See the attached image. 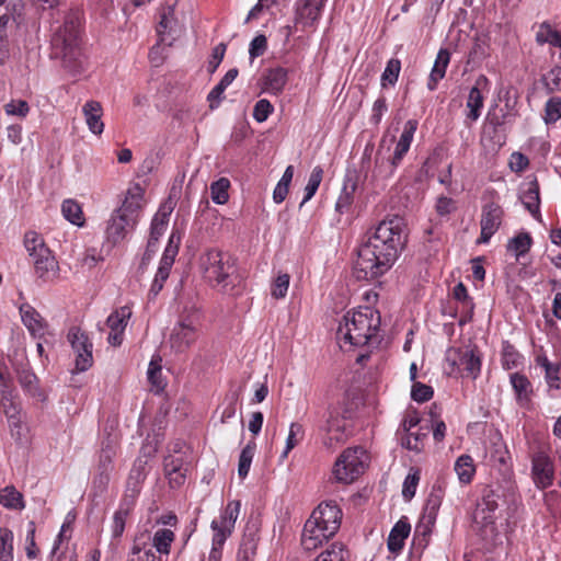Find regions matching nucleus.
<instances>
[{
    "label": "nucleus",
    "instance_id": "1",
    "mask_svg": "<svg viewBox=\"0 0 561 561\" xmlns=\"http://www.w3.org/2000/svg\"><path fill=\"white\" fill-rule=\"evenodd\" d=\"M405 242L402 219L382 220L359 248L354 270L358 279H375L383 275L398 259Z\"/></svg>",
    "mask_w": 561,
    "mask_h": 561
},
{
    "label": "nucleus",
    "instance_id": "2",
    "mask_svg": "<svg viewBox=\"0 0 561 561\" xmlns=\"http://www.w3.org/2000/svg\"><path fill=\"white\" fill-rule=\"evenodd\" d=\"M380 316L369 307L347 311L336 331L337 343L343 351L367 345L377 339Z\"/></svg>",
    "mask_w": 561,
    "mask_h": 561
},
{
    "label": "nucleus",
    "instance_id": "3",
    "mask_svg": "<svg viewBox=\"0 0 561 561\" xmlns=\"http://www.w3.org/2000/svg\"><path fill=\"white\" fill-rule=\"evenodd\" d=\"M51 55L73 76L85 69L87 59L81 47L80 19L77 14H68L64 24L54 33Z\"/></svg>",
    "mask_w": 561,
    "mask_h": 561
},
{
    "label": "nucleus",
    "instance_id": "4",
    "mask_svg": "<svg viewBox=\"0 0 561 561\" xmlns=\"http://www.w3.org/2000/svg\"><path fill=\"white\" fill-rule=\"evenodd\" d=\"M198 270L211 288L229 296H238L236 266L232 257L217 249H209L198 257Z\"/></svg>",
    "mask_w": 561,
    "mask_h": 561
},
{
    "label": "nucleus",
    "instance_id": "5",
    "mask_svg": "<svg viewBox=\"0 0 561 561\" xmlns=\"http://www.w3.org/2000/svg\"><path fill=\"white\" fill-rule=\"evenodd\" d=\"M482 357L476 345L450 346L445 353L444 371L449 377L477 379Z\"/></svg>",
    "mask_w": 561,
    "mask_h": 561
},
{
    "label": "nucleus",
    "instance_id": "6",
    "mask_svg": "<svg viewBox=\"0 0 561 561\" xmlns=\"http://www.w3.org/2000/svg\"><path fill=\"white\" fill-rule=\"evenodd\" d=\"M201 321V310L195 304L184 306L170 334V345L174 352L184 353L195 343Z\"/></svg>",
    "mask_w": 561,
    "mask_h": 561
},
{
    "label": "nucleus",
    "instance_id": "7",
    "mask_svg": "<svg viewBox=\"0 0 561 561\" xmlns=\"http://www.w3.org/2000/svg\"><path fill=\"white\" fill-rule=\"evenodd\" d=\"M368 455L363 447L345 449L333 466V476L337 482L352 483L364 473Z\"/></svg>",
    "mask_w": 561,
    "mask_h": 561
},
{
    "label": "nucleus",
    "instance_id": "8",
    "mask_svg": "<svg viewBox=\"0 0 561 561\" xmlns=\"http://www.w3.org/2000/svg\"><path fill=\"white\" fill-rule=\"evenodd\" d=\"M530 478L536 489L550 488L556 478V466L548 449L538 448L530 454Z\"/></svg>",
    "mask_w": 561,
    "mask_h": 561
},
{
    "label": "nucleus",
    "instance_id": "9",
    "mask_svg": "<svg viewBox=\"0 0 561 561\" xmlns=\"http://www.w3.org/2000/svg\"><path fill=\"white\" fill-rule=\"evenodd\" d=\"M240 507L239 501H229L220 511L219 516L213 519L210 528L213 531L211 545L214 547L222 548L226 540L231 536L240 514Z\"/></svg>",
    "mask_w": 561,
    "mask_h": 561
},
{
    "label": "nucleus",
    "instance_id": "10",
    "mask_svg": "<svg viewBox=\"0 0 561 561\" xmlns=\"http://www.w3.org/2000/svg\"><path fill=\"white\" fill-rule=\"evenodd\" d=\"M323 433V444L329 449H334L346 439L345 420L335 409H329L325 413V421L320 426Z\"/></svg>",
    "mask_w": 561,
    "mask_h": 561
},
{
    "label": "nucleus",
    "instance_id": "11",
    "mask_svg": "<svg viewBox=\"0 0 561 561\" xmlns=\"http://www.w3.org/2000/svg\"><path fill=\"white\" fill-rule=\"evenodd\" d=\"M68 341L76 353V370H88L93 364L92 343L88 335L78 328H72L68 333Z\"/></svg>",
    "mask_w": 561,
    "mask_h": 561
},
{
    "label": "nucleus",
    "instance_id": "12",
    "mask_svg": "<svg viewBox=\"0 0 561 561\" xmlns=\"http://www.w3.org/2000/svg\"><path fill=\"white\" fill-rule=\"evenodd\" d=\"M179 248L176 244H173V234L171 236L168 245L165 247L163 254L159 262L158 271L154 275V278L151 283L148 298L154 299L159 293L162 290L165 280L170 276V272L174 264L175 256L178 255Z\"/></svg>",
    "mask_w": 561,
    "mask_h": 561
},
{
    "label": "nucleus",
    "instance_id": "13",
    "mask_svg": "<svg viewBox=\"0 0 561 561\" xmlns=\"http://www.w3.org/2000/svg\"><path fill=\"white\" fill-rule=\"evenodd\" d=\"M342 516V510L335 502L325 501L320 503L317 508L313 510L309 518L323 527L328 534L335 536L340 529Z\"/></svg>",
    "mask_w": 561,
    "mask_h": 561
},
{
    "label": "nucleus",
    "instance_id": "14",
    "mask_svg": "<svg viewBox=\"0 0 561 561\" xmlns=\"http://www.w3.org/2000/svg\"><path fill=\"white\" fill-rule=\"evenodd\" d=\"M504 211L502 207L495 203L486 204L481 214V234L477 240L478 243H488L495 234L502 224Z\"/></svg>",
    "mask_w": 561,
    "mask_h": 561
},
{
    "label": "nucleus",
    "instance_id": "15",
    "mask_svg": "<svg viewBox=\"0 0 561 561\" xmlns=\"http://www.w3.org/2000/svg\"><path fill=\"white\" fill-rule=\"evenodd\" d=\"M417 129V121L409 119L403 127V131L396 145L393 154L387 161V174H394L396 169L400 165L403 157L409 151L413 141L414 134Z\"/></svg>",
    "mask_w": 561,
    "mask_h": 561
},
{
    "label": "nucleus",
    "instance_id": "16",
    "mask_svg": "<svg viewBox=\"0 0 561 561\" xmlns=\"http://www.w3.org/2000/svg\"><path fill=\"white\" fill-rule=\"evenodd\" d=\"M148 474V456L140 455L133 463L129 471L126 490L123 499L131 500V503L136 502L137 496L141 491L142 483Z\"/></svg>",
    "mask_w": 561,
    "mask_h": 561
},
{
    "label": "nucleus",
    "instance_id": "17",
    "mask_svg": "<svg viewBox=\"0 0 561 561\" xmlns=\"http://www.w3.org/2000/svg\"><path fill=\"white\" fill-rule=\"evenodd\" d=\"M131 317V309L128 306H123L114 310L106 320V325L110 329L107 336L108 344L119 346L124 340L125 329Z\"/></svg>",
    "mask_w": 561,
    "mask_h": 561
},
{
    "label": "nucleus",
    "instance_id": "18",
    "mask_svg": "<svg viewBox=\"0 0 561 561\" xmlns=\"http://www.w3.org/2000/svg\"><path fill=\"white\" fill-rule=\"evenodd\" d=\"M144 205V190L139 184L131 185L119 208L115 211L124 215L130 222H138Z\"/></svg>",
    "mask_w": 561,
    "mask_h": 561
},
{
    "label": "nucleus",
    "instance_id": "19",
    "mask_svg": "<svg viewBox=\"0 0 561 561\" xmlns=\"http://www.w3.org/2000/svg\"><path fill=\"white\" fill-rule=\"evenodd\" d=\"M181 32L178 19L175 16L174 5H167L161 9L160 21L157 33L160 42L171 46L175 36Z\"/></svg>",
    "mask_w": 561,
    "mask_h": 561
},
{
    "label": "nucleus",
    "instance_id": "20",
    "mask_svg": "<svg viewBox=\"0 0 561 561\" xmlns=\"http://www.w3.org/2000/svg\"><path fill=\"white\" fill-rule=\"evenodd\" d=\"M164 474L171 488L184 484L188 471V462L184 455H169L164 458Z\"/></svg>",
    "mask_w": 561,
    "mask_h": 561
},
{
    "label": "nucleus",
    "instance_id": "21",
    "mask_svg": "<svg viewBox=\"0 0 561 561\" xmlns=\"http://www.w3.org/2000/svg\"><path fill=\"white\" fill-rule=\"evenodd\" d=\"M334 535L328 534L323 527L313 519L308 518L301 534V546L306 551H313L322 547Z\"/></svg>",
    "mask_w": 561,
    "mask_h": 561
},
{
    "label": "nucleus",
    "instance_id": "22",
    "mask_svg": "<svg viewBox=\"0 0 561 561\" xmlns=\"http://www.w3.org/2000/svg\"><path fill=\"white\" fill-rule=\"evenodd\" d=\"M137 222H130L124 215L113 211L106 222L105 237L112 244L123 241L129 231L136 227Z\"/></svg>",
    "mask_w": 561,
    "mask_h": 561
},
{
    "label": "nucleus",
    "instance_id": "23",
    "mask_svg": "<svg viewBox=\"0 0 561 561\" xmlns=\"http://www.w3.org/2000/svg\"><path fill=\"white\" fill-rule=\"evenodd\" d=\"M325 0H299L296 10V23L312 27L319 21Z\"/></svg>",
    "mask_w": 561,
    "mask_h": 561
},
{
    "label": "nucleus",
    "instance_id": "24",
    "mask_svg": "<svg viewBox=\"0 0 561 561\" xmlns=\"http://www.w3.org/2000/svg\"><path fill=\"white\" fill-rule=\"evenodd\" d=\"M114 456L115 450L110 445L102 448L99 456L98 473L93 479V485L94 488L99 489L100 492H103L108 484L110 476L113 469Z\"/></svg>",
    "mask_w": 561,
    "mask_h": 561
},
{
    "label": "nucleus",
    "instance_id": "25",
    "mask_svg": "<svg viewBox=\"0 0 561 561\" xmlns=\"http://www.w3.org/2000/svg\"><path fill=\"white\" fill-rule=\"evenodd\" d=\"M82 114L89 130L94 135H101L104 130L102 121L103 107L99 101L90 100L82 106Z\"/></svg>",
    "mask_w": 561,
    "mask_h": 561
},
{
    "label": "nucleus",
    "instance_id": "26",
    "mask_svg": "<svg viewBox=\"0 0 561 561\" xmlns=\"http://www.w3.org/2000/svg\"><path fill=\"white\" fill-rule=\"evenodd\" d=\"M35 274L43 279H49L55 276L59 270L58 262L49 250L47 254L38 253L31 259Z\"/></svg>",
    "mask_w": 561,
    "mask_h": 561
},
{
    "label": "nucleus",
    "instance_id": "27",
    "mask_svg": "<svg viewBox=\"0 0 561 561\" xmlns=\"http://www.w3.org/2000/svg\"><path fill=\"white\" fill-rule=\"evenodd\" d=\"M23 324L34 336H43L46 330L44 318L30 305H22L20 308Z\"/></svg>",
    "mask_w": 561,
    "mask_h": 561
},
{
    "label": "nucleus",
    "instance_id": "28",
    "mask_svg": "<svg viewBox=\"0 0 561 561\" xmlns=\"http://www.w3.org/2000/svg\"><path fill=\"white\" fill-rule=\"evenodd\" d=\"M287 83V70L277 67L268 69L263 77V91L273 95H278L283 92Z\"/></svg>",
    "mask_w": 561,
    "mask_h": 561
},
{
    "label": "nucleus",
    "instance_id": "29",
    "mask_svg": "<svg viewBox=\"0 0 561 561\" xmlns=\"http://www.w3.org/2000/svg\"><path fill=\"white\" fill-rule=\"evenodd\" d=\"M525 208L531 214V216L536 219H540V196H539V185L534 179L533 181L526 184V187L522 191L519 196Z\"/></svg>",
    "mask_w": 561,
    "mask_h": 561
},
{
    "label": "nucleus",
    "instance_id": "30",
    "mask_svg": "<svg viewBox=\"0 0 561 561\" xmlns=\"http://www.w3.org/2000/svg\"><path fill=\"white\" fill-rule=\"evenodd\" d=\"M128 561H161L154 551L150 548L149 536L138 534L133 543V550Z\"/></svg>",
    "mask_w": 561,
    "mask_h": 561
},
{
    "label": "nucleus",
    "instance_id": "31",
    "mask_svg": "<svg viewBox=\"0 0 561 561\" xmlns=\"http://www.w3.org/2000/svg\"><path fill=\"white\" fill-rule=\"evenodd\" d=\"M411 531V526L407 520L400 519L392 527L388 536V549L394 554H399L404 546V540Z\"/></svg>",
    "mask_w": 561,
    "mask_h": 561
},
{
    "label": "nucleus",
    "instance_id": "32",
    "mask_svg": "<svg viewBox=\"0 0 561 561\" xmlns=\"http://www.w3.org/2000/svg\"><path fill=\"white\" fill-rule=\"evenodd\" d=\"M497 495L492 490H485L482 495L481 502L478 503L477 508L474 511V519L481 520L485 524L492 522V514L497 508Z\"/></svg>",
    "mask_w": 561,
    "mask_h": 561
},
{
    "label": "nucleus",
    "instance_id": "33",
    "mask_svg": "<svg viewBox=\"0 0 561 561\" xmlns=\"http://www.w3.org/2000/svg\"><path fill=\"white\" fill-rule=\"evenodd\" d=\"M149 536L150 548H154L160 554H169L172 542L175 540V534L170 528H158L152 536L149 533H144Z\"/></svg>",
    "mask_w": 561,
    "mask_h": 561
},
{
    "label": "nucleus",
    "instance_id": "34",
    "mask_svg": "<svg viewBox=\"0 0 561 561\" xmlns=\"http://www.w3.org/2000/svg\"><path fill=\"white\" fill-rule=\"evenodd\" d=\"M450 61V54L447 49H439L434 62V66L432 68V71L430 73L427 88L428 90L433 91L437 88V83L439 80H442L445 77L446 69L448 67V64Z\"/></svg>",
    "mask_w": 561,
    "mask_h": 561
},
{
    "label": "nucleus",
    "instance_id": "35",
    "mask_svg": "<svg viewBox=\"0 0 561 561\" xmlns=\"http://www.w3.org/2000/svg\"><path fill=\"white\" fill-rule=\"evenodd\" d=\"M19 382L27 396L41 402H44L46 400V396L44 391L39 388L38 379L34 373L25 369L21 370L19 373Z\"/></svg>",
    "mask_w": 561,
    "mask_h": 561
},
{
    "label": "nucleus",
    "instance_id": "36",
    "mask_svg": "<svg viewBox=\"0 0 561 561\" xmlns=\"http://www.w3.org/2000/svg\"><path fill=\"white\" fill-rule=\"evenodd\" d=\"M511 385L515 391L517 403L526 407L530 401L531 385L525 375L514 373L510 376Z\"/></svg>",
    "mask_w": 561,
    "mask_h": 561
},
{
    "label": "nucleus",
    "instance_id": "37",
    "mask_svg": "<svg viewBox=\"0 0 561 561\" xmlns=\"http://www.w3.org/2000/svg\"><path fill=\"white\" fill-rule=\"evenodd\" d=\"M483 107V95L478 87L471 88L466 103V125L477 122Z\"/></svg>",
    "mask_w": 561,
    "mask_h": 561
},
{
    "label": "nucleus",
    "instance_id": "38",
    "mask_svg": "<svg viewBox=\"0 0 561 561\" xmlns=\"http://www.w3.org/2000/svg\"><path fill=\"white\" fill-rule=\"evenodd\" d=\"M0 504L11 511L25 508L24 496L14 485H5L0 489Z\"/></svg>",
    "mask_w": 561,
    "mask_h": 561
},
{
    "label": "nucleus",
    "instance_id": "39",
    "mask_svg": "<svg viewBox=\"0 0 561 561\" xmlns=\"http://www.w3.org/2000/svg\"><path fill=\"white\" fill-rule=\"evenodd\" d=\"M356 181L352 176L346 175L343 182L342 191L335 204L336 211H339L340 214L348 211L354 202V193L356 191Z\"/></svg>",
    "mask_w": 561,
    "mask_h": 561
},
{
    "label": "nucleus",
    "instance_id": "40",
    "mask_svg": "<svg viewBox=\"0 0 561 561\" xmlns=\"http://www.w3.org/2000/svg\"><path fill=\"white\" fill-rule=\"evenodd\" d=\"M135 503H131V500L123 499L118 510L114 513L113 523H112V536L113 538H119L124 530L126 518L130 511L134 508Z\"/></svg>",
    "mask_w": 561,
    "mask_h": 561
},
{
    "label": "nucleus",
    "instance_id": "41",
    "mask_svg": "<svg viewBox=\"0 0 561 561\" xmlns=\"http://www.w3.org/2000/svg\"><path fill=\"white\" fill-rule=\"evenodd\" d=\"M237 76V68L228 70L226 75L222 77V79L211 89L207 96L208 101L210 102L211 108H214L220 103V101L222 100L224 92L233 82Z\"/></svg>",
    "mask_w": 561,
    "mask_h": 561
},
{
    "label": "nucleus",
    "instance_id": "42",
    "mask_svg": "<svg viewBox=\"0 0 561 561\" xmlns=\"http://www.w3.org/2000/svg\"><path fill=\"white\" fill-rule=\"evenodd\" d=\"M438 511V507H432L427 505L424 506L422 517L415 527V537L422 536L423 540H426V537L432 533V529L435 525Z\"/></svg>",
    "mask_w": 561,
    "mask_h": 561
},
{
    "label": "nucleus",
    "instance_id": "43",
    "mask_svg": "<svg viewBox=\"0 0 561 561\" xmlns=\"http://www.w3.org/2000/svg\"><path fill=\"white\" fill-rule=\"evenodd\" d=\"M61 213L70 224L82 227L85 222L81 205L72 198L65 199L61 204Z\"/></svg>",
    "mask_w": 561,
    "mask_h": 561
},
{
    "label": "nucleus",
    "instance_id": "44",
    "mask_svg": "<svg viewBox=\"0 0 561 561\" xmlns=\"http://www.w3.org/2000/svg\"><path fill=\"white\" fill-rule=\"evenodd\" d=\"M501 364L505 370H512L523 365L522 354L508 341H504L502 344Z\"/></svg>",
    "mask_w": 561,
    "mask_h": 561
},
{
    "label": "nucleus",
    "instance_id": "45",
    "mask_svg": "<svg viewBox=\"0 0 561 561\" xmlns=\"http://www.w3.org/2000/svg\"><path fill=\"white\" fill-rule=\"evenodd\" d=\"M454 469L459 481L463 484L470 483L476 473L473 459L469 455H461L458 457Z\"/></svg>",
    "mask_w": 561,
    "mask_h": 561
},
{
    "label": "nucleus",
    "instance_id": "46",
    "mask_svg": "<svg viewBox=\"0 0 561 561\" xmlns=\"http://www.w3.org/2000/svg\"><path fill=\"white\" fill-rule=\"evenodd\" d=\"M453 296L461 304L462 312L466 313L460 320V324H463L471 319L474 305L472 299L468 296L467 288L462 283H459L454 287Z\"/></svg>",
    "mask_w": 561,
    "mask_h": 561
},
{
    "label": "nucleus",
    "instance_id": "47",
    "mask_svg": "<svg viewBox=\"0 0 561 561\" xmlns=\"http://www.w3.org/2000/svg\"><path fill=\"white\" fill-rule=\"evenodd\" d=\"M24 247L31 259L38 255V253L47 254V251L50 250L46 245L44 238L36 231H27L25 233Z\"/></svg>",
    "mask_w": 561,
    "mask_h": 561
},
{
    "label": "nucleus",
    "instance_id": "48",
    "mask_svg": "<svg viewBox=\"0 0 561 561\" xmlns=\"http://www.w3.org/2000/svg\"><path fill=\"white\" fill-rule=\"evenodd\" d=\"M350 551L342 542H333L313 561H347Z\"/></svg>",
    "mask_w": 561,
    "mask_h": 561
},
{
    "label": "nucleus",
    "instance_id": "49",
    "mask_svg": "<svg viewBox=\"0 0 561 561\" xmlns=\"http://www.w3.org/2000/svg\"><path fill=\"white\" fill-rule=\"evenodd\" d=\"M536 42L539 45L550 44L561 48V32L556 31L548 23H541L536 32Z\"/></svg>",
    "mask_w": 561,
    "mask_h": 561
},
{
    "label": "nucleus",
    "instance_id": "50",
    "mask_svg": "<svg viewBox=\"0 0 561 561\" xmlns=\"http://www.w3.org/2000/svg\"><path fill=\"white\" fill-rule=\"evenodd\" d=\"M169 215L168 211H159L156 214L151 221L150 227V237L148 240V248L156 245V243L159 241L160 237L164 233L168 221H169Z\"/></svg>",
    "mask_w": 561,
    "mask_h": 561
},
{
    "label": "nucleus",
    "instance_id": "51",
    "mask_svg": "<svg viewBox=\"0 0 561 561\" xmlns=\"http://www.w3.org/2000/svg\"><path fill=\"white\" fill-rule=\"evenodd\" d=\"M533 240L531 237L526 233L522 232L512 238L507 243V251L512 252L516 260H518L522 255L527 253L530 250Z\"/></svg>",
    "mask_w": 561,
    "mask_h": 561
},
{
    "label": "nucleus",
    "instance_id": "52",
    "mask_svg": "<svg viewBox=\"0 0 561 561\" xmlns=\"http://www.w3.org/2000/svg\"><path fill=\"white\" fill-rule=\"evenodd\" d=\"M230 181L227 178H220L210 185L211 199L217 205H224L229 199L228 190Z\"/></svg>",
    "mask_w": 561,
    "mask_h": 561
},
{
    "label": "nucleus",
    "instance_id": "53",
    "mask_svg": "<svg viewBox=\"0 0 561 561\" xmlns=\"http://www.w3.org/2000/svg\"><path fill=\"white\" fill-rule=\"evenodd\" d=\"M256 445L254 442H250L247 446L241 450L239 457L238 465V474L241 479H245L249 474L251 463L255 454Z\"/></svg>",
    "mask_w": 561,
    "mask_h": 561
},
{
    "label": "nucleus",
    "instance_id": "54",
    "mask_svg": "<svg viewBox=\"0 0 561 561\" xmlns=\"http://www.w3.org/2000/svg\"><path fill=\"white\" fill-rule=\"evenodd\" d=\"M14 535L9 528H0V561H13Z\"/></svg>",
    "mask_w": 561,
    "mask_h": 561
},
{
    "label": "nucleus",
    "instance_id": "55",
    "mask_svg": "<svg viewBox=\"0 0 561 561\" xmlns=\"http://www.w3.org/2000/svg\"><path fill=\"white\" fill-rule=\"evenodd\" d=\"M322 178H323L322 168L320 165L314 167L311 171L308 183L305 187V196L301 201V204H300L301 206L313 197V195L316 194V192L318 191V188L321 184Z\"/></svg>",
    "mask_w": 561,
    "mask_h": 561
},
{
    "label": "nucleus",
    "instance_id": "56",
    "mask_svg": "<svg viewBox=\"0 0 561 561\" xmlns=\"http://www.w3.org/2000/svg\"><path fill=\"white\" fill-rule=\"evenodd\" d=\"M305 431L304 426L299 423H291L289 426L288 436L286 439V446L282 454V458H287L289 451L294 449L304 438Z\"/></svg>",
    "mask_w": 561,
    "mask_h": 561
},
{
    "label": "nucleus",
    "instance_id": "57",
    "mask_svg": "<svg viewBox=\"0 0 561 561\" xmlns=\"http://www.w3.org/2000/svg\"><path fill=\"white\" fill-rule=\"evenodd\" d=\"M401 70V62L397 58H391L381 75V85L386 88L387 85H394L398 81L399 73Z\"/></svg>",
    "mask_w": 561,
    "mask_h": 561
},
{
    "label": "nucleus",
    "instance_id": "58",
    "mask_svg": "<svg viewBox=\"0 0 561 561\" xmlns=\"http://www.w3.org/2000/svg\"><path fill=\"white\" fill-rule=\"evenodd\" d=\"M10 434L15 442H22L25 436V414H20L7 417Z\"/></svg>",
    "mask_w": 561,
    "mask_h": 561
},
{
    "label": "nucleus",
    "instance_id": "59",
    "mask_svg": "<svg viewBox=\"0 0 561 561\" xmlns=\"http://www.w3.org/2000/svg\"><path fill=\"white\" fill-rule=\"evenodd\" d=\"M160 362V357H158V359L152 358L147 371L148 380L157 391L163 390L165 386L164 379L162 378Z\"/></svg>",
    "mask_w": 561,
    "mask_h": 561
},
{
    "label": "nucleus",
    "instance_id": "60",
    "mask_svg": "<svg viewBox=\"0 0 561 561\" xmlns=\"http://www.w3.org/2000/svg\"><path fill=\"white\" fill-rule=\"evenodd\" d=\"M0 411L5 415V417L22 413V407L18 401V393H7V396L0 397Z\"/></svg>",
    "mask_w": 561,
    "mask_h": 561
},
{
    "label": "nucleus",
    "instance_id": "61",
    "mask_svg": "<svg viewBox=\"0 0 561 561\" xmlns=\"http://www.w3.org/2000/svg\"><path fill=\"white\" fill-rule=\"evenodd\" d=\"M290 276L287 273H279L271 285V295L275 299H283L287 295Z\"/></svg>",
    "mask_w": 561,
    "mask_h": 561
},
{
    "label": "nucleus",
    "instance_id": "62",
    "mask_svg": "<svg viewBox=\"0 0 561 561\" xmlns=\"http://www.w3.org/2000/svg\"><path fill=\"white\" fill-rule=\"evenodd\" d=\"M543 82L550 92H561V62L543 76Z\"/></svg>",
    "mask_w": 561,
    "mask_h": 561
},
{
    "label": "nucleus",
    "instance_id": "63",
    "mask_svg": "<svg viewBox=\"0 0 561 561\" xmlns=\"http://www.w3.org/2000/svg\"><path fill=\"white\" fill-rule=\"evenodd\" d=\"M419 481V470H411L410 473L405 477L402 485V495L407 501H410L415 495Z\"/></svg>",
    "mask_w": 561,
    "mask_h": 561
},
{
    "label": "nucleus",
    "instance_id": "64",
    "mask_svg": "<svg viewBox=\"0 0 561 561\" xmlns=\"http://www.w3.org/2000/svg\"><path fill=\"white\" fill-rule=\"evenodd\" d=\"M561 117V98H551L546 103L545 121L547 124L556 123Z\"/></svg>",
    "mask_w": 561,
    "mask_h": 561
}]
</instances>
